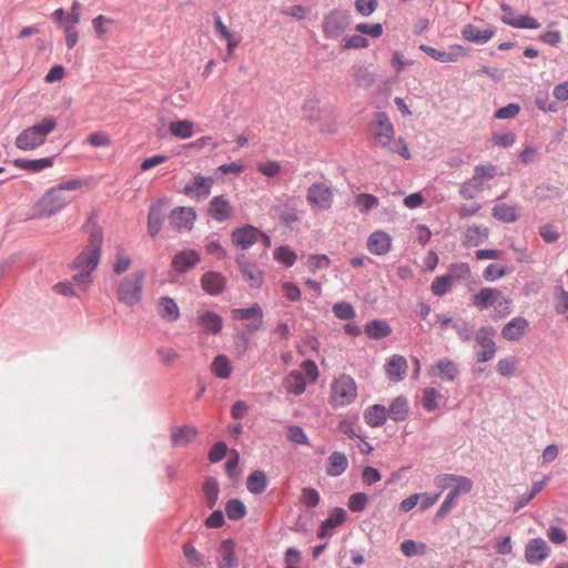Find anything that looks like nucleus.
Segmentation results:
<instances>
[{
	"label": "nucleus",
	"instance_id": "obj_1",
	"mask_svg": "<svg viewBox=\"0 0 568 568\" xmlns=\"http://www.w3.org/2000/svg\"><path fill=\"white\" fill-rule=\"evenodd\" d=\"M88 245L78 254L71 264L74 271H88L93 273L97 268L103 242V232L101 227L93 225L89 229Z\"/></svg>",
	"mask_w": 568,
	"mask_h": 568
},
{
	"label": "nucleus",
	"instance_id": "obj_2",
	"mask_svg": "<svg viewBox=\"0 0 568 568\" xmlns=\"http://www.w3.org/2000/svg\"><path fill=\"white\" fill-rule=\"evenodd\" d=\"M57 120L53 116H45L16 138V146L22 151H32L45 142L47 136L55 129Z\"/></svg>",
	"mask_w": 568,
	"mask_h": 568
},
{
	"label": "nucleus",
	"instance_id": "obj_3",
	"mask_svg": "<svg viewBox=\"0 0 568 568\" xmlns=\"http://www.w3.org/2000/svg\"><path fill=\"white\" fill-rule=\"evenodd\" d=\"M144 277L145 272L142 270L124 276L116 287L118 301L129 307L139 304L142 300Z\"/></svg>",
	"mask_w": 568,
	"mask_h": 568
},
{
	"label": "nucleus",
	"instance_id": "obj_4",
	"mask_svg": "<svg viewBox=\"0 0 568 568\" xmlns=\"http://www.w3.org/2000/svg\"><path fill=\"white\" fill-rule=\"evenodd\" d=\"M351 24V14L344 9H333L323 19V32L327 39H338Z\"/></svg>",
	"mask_w": 568,
	"mask_h": 568
},
{
	"label": "nucleus",
	"instance_id": "obj_5",
	"mask_svg": "<svg viewBox=\"0 0 568 568\" xmlns=\"http://www.w3.org/2000/svg\"><path fill=\"white\" fill-rule=\"evenodd\" d=\"M332 394L336 406L352 404L357 396L354 378L346 374L338 376L332 384Z\"/></svg>",
	"mask_w": 568,
	"mask_h": 568
},
{
	"label": "nucleus",
	"instance_id": "obj_6",
	"mask_svg": "<svg viewBox=\"0 0 568 568\" xmlns=\"http://www.w3.org/2000/svg\"><path fill=\"white\" fill-rule=\"evenodd\" d=\"M495 334L496 329L491 325L479 327L475 334L476 344L483 348L475 354L476 363H486L495 357L497 351L496 343L493 339Z\"/></svg>",
	"mask_w": 568,
	"mask_h": 568
},
{
	"label": "nucleus",
	"instance_id": "obj_7",
	"mask_svg": "<svg viewBox=\"0 0 568 568\" xmlns=\"http://www.w3.org/2000/svg\"><path fill=\"white\" fill-rule=\"evenodd\" d=\"M369 130L374 133L376 143L386 148L394 139V125L386 112H377L369 123Z\"/></svg>",
	"mask_w": 568,
	"mask_h": 568
},
{
	"label": "nucleus",
	"instance_id": "obj_8",
	"mask_svg": "<svg viewBox=\"0 0 568 568\" xmlns=\"http://www.w3.org/2000/svg\"><path fill=\"white\" fill-rule=\"evenodd\" d=\"M306 201L313 209L327 211L333 204V192L326 184L316 182L308 186Z\"/></svg>",
	"mask_w": 568,
	"mask_h": 568
},
{
	"label": "nucleus",
	"instance_id": "obj_9",
	"mask_svg": "<svg viewBox=\"0 0 568 568\" xmlns=\"http://www.w3.org/2000/svg\"><path fill=\"white\" fill-rule=\"evenodd\" d=\"M497 174V166L494 164H478L474 169V175L465 181L459 189V194L466 200H473L474 195L468 192L467 185L474 184L476 187H483L484 180H490Z\"/></svg>",
	"mask_w": 568,
	"mask_h": 568
},
{
	"label": "nucleus",
	"instance_id": "obj_10",
	"mask_svg": "<svg viewBox=\"0 0 568 568\" xmlns=\"http://www.w3.org/2000/svg\"><path fill=\"white\" fill-rule=\"evenodd\" d=\"M261 230L251 224L235 227L231 233V241L235 247L243 251L248 250L258 241Z\"/></svg>",
	"mask_w": 568,
	"mask_h": 568
},
{
	"label": "nucleus",
	"instance_id": "obj_11",
	"mask_svg": "<svg viewBox=\"0 0 568 568\" xmlns=\"http://www.w3.org/2000/svg\"><path fill=\"white\" fill-rule=\"evenodd\" d=\"M239 270L243 278L248 283L252 288H260L263 285V272L256 264L250 261L245 254H239L235 258Z\"/></svg>",
	"mask_w": 568,
	"mask_h": 568
},
{
	"label": "nucleus",
	"instance_id": "obj_12",
	"mask_svg": "<svg viewBox=\"0 0 568 568\" xmlns=\"http://www.w3.org/2000/svg\"><path fill=\"white\" fill-rule=\"evenodd\" d=\"M473 489L471 480H464L459 485H454L452 490L446 495L444 501L435 514V521H438L446 517L455 505V501L459 495L469 494Z\"/></svg>",
	"mask_w": 568,
	"mask_h": 568
},
{
	"label": "nucleus",
	"instance_id": "obj_13",
	"mask_svg": "<svg viewBox=\"0 0 568 568\" xmlns=\"http://www.w3.org/2000/svg\"><path fill=\"white\" fill-rule=\"evenodd\" d=\"M419 50L442 63L456 62L467 53L466 48L460 44H452L447 51L435 49L428 44H420Z\"/></svg>",
	"mask_w": 568,
	"mask_h": 568
},
{
	"label": "nucleus",
	"instance_id": "obj_14",
	"mask_svg": "<svg viewBox=\"0 0 568 568\" xmlns=\"http://www.w3.org/2000/svg\"><path fill=\"white\" fill-rule=\"evenodd\" d=\"M201 261V255L193 248L179 251L171 262L172 271L178 274L186 273L195 267Z\"/></svg>",
	"mask_w": 568,
	"mask_h": 568
},
{
	"label": "nucleus",
	"instance_id": "obj_15",
	"mask_svg": "<svg viewBox=\"0 0 568 568\" xmlns=\"http://www.w3.org/2000/svg\"><path fill=\"white\" fill-rule=\"evenodd\" d=\"M165 205V200L159 199L149 209L148 233L151 237H155L164 224L166 219Z\"/></svg>",
	"mask_w": 568,
	"mask_h": 568
},
{
	"label": "nucleus",
	"instance_id": "obj_16",
	"mask_svg": "<svg viewBox=\"0 0 568 568\" xmlns=\"http://www.w3.org/2000/svg\"><path fill=\"white\" fill-rule=\"evenodd\" d=\"M69 200L62 196L61 192L57 187L50 189L41 199L40 206L41 213L48 217L55 215L67 204Z\"/></svg>",
	"mask_w": 568,
	"mask_h": 568
},
{
	"label": "nucleus",
	"instance_id": "obj_17",
	"mask_svg": "<svg viewBox=\"0 0 568 568\" xmlns=\"http://www.w3.org/2000/svg\"><path fill=\"white\" fill-rule=\"evenodd\" d=\"M195 217L196 213L192 207L180 206L171 212L169 223L179 232L183 230L190 231L193 227Z\"/></svg>",
	"mask_w": 568,
	"mask_h": 568
},
{
	"label": "nucleus",
	"instance_id": "obj_18",
	"mask_svg": "<svg viewBox=\"0 0 568 568\" xmlns=\"http://www.w3.org/2000/svg\"><path fill=\"white\" fill-rule=\"evenodd\" d=\"M346 520V511L342 507H335L328 515V517L323 520L317 529L316 536L320 539H328L333 536V531L335 528L344 524Z\"/></svg>",
	"mask_w": 568,
	"mask_h": 568
},
{
	"label": "nucleus",
	"instance_id": "obj_19",
	"mask_svg": "<svg viewBox=\"0 0 568 568\" xmlns=\"http://www.w3.org/2000/svg\"><path fill=\"white\" fill-rule=\"evenodd\" d=\"M212 183V178L195 175L191 182L185 184L183 193L196 201H202L210 195Z\"/></svg>",
	"mask_w": 568,
	"mask_h": 568
},
{
	"label": "nucleus",
	"instance_id": "obj_20",
	"mask_svg": "<svg viewBox=\"0 0 568 568\" xmlns=\"http://www.w3.org/2000/svg\"><path fill=\"white\" fill-rule=\"evenodd\" d=\"M550 552V548L542 538L529 540L525 547V558L530 565L541 564Z\"/></svg>",
	"mask_w": 568,
	"mask_h": 568
},
{
	"label": "nucleus",
	"instance_id": "obj_21",
	"mask_svg": "<svg viewBox=\"0 0 568 568\" xmlns=\"http://www.w3.org/2000/svg\"><path fill=\"white\" fill-rule=\"evenodd\" d=\"M201 286L206 294L217 296L225 290L226 277L220 272L207 271L201 276Z\"/></svg>",
	"mask_w": 568,
	"mask_h": 568
},
{
	"label": "nucleus",
	"instance_id": "obj_22",
	"mask_svg": "<svg viewBox=\"0 0 568 568\" xmlns=\"http://www.w3.org/2000/svg\"><path fill=\"white\" fill-rule=\"evenodd\" d=\"M367 250L377 256L387 254L392 248V237L384 231H375L367 239Z\"/></svg>",
	"mask_w": 568,
	"mask_h": 568
},
{
	"label": "nucleus",
	"instance_id": "obj_23",
	"mask_svg": "<svg viewBox=\"0 0 568 568\" xmlns=\"http://www.w3.org/2000/svg\"><path fill=\"white\" fill-rule=\"evenodd\" d=\"M529 327L525 317L516 316L511 318L501 329V336L509 342H518Z\"/></svg>",
	"mask_w": 568,
	"mask_h": 568
},
{
	"label": "nucleus",
	"instance_id": "obj_24",
	"mask_svg": "<svg viewBox=\"0 0 568 568\" xmlns=\"http://www.w3.org/2000/svg\"><path fill=\"white\" fill-rule=\"evenodd\" d=\"M207 212L214 221L223 223L231 216V204L225 195H217L210 201Z\"/></svg>",
	"mask_w": 568,
	"mask_h": 568
},
{
	"label": "nucleus",
	"instance_id": "obj_25",
	"mask_svg": "<svg viewBox=\"0 0 568 568\" xmlns=\"http://www.w3.org/2000/svg\"><path fill=\"white\" fill-rule=\"evenodd\" d=\"M219 568H239V559L235 555V541L231 538L224 539L219 549Z\"/></svg>",
	"mask_w": 568,
	"mask_h": 568
},
{
	"label": "nucleus",
	"instance_id": "obj_26",
	"mask_svg": "<svg viewBox=\"0 0 568 568\" xmlns=\"http://www.w3.org/2000/svg\"><path fill=\"white\" fill-rule=\"evenodd\" d=\"M199 430L193 425L172 426L171 440L173 447H183L191 444L197 436Z\"/></svg>",
	"mask_w": 568,
	"mask_h": 568
},
{
	"label": "nucleus",
	"instance_id": "obj_27",
	"mask_svg": "<svg viewBox=\"0 0 568 568\" xmlns=\"http://www.w3.org/2000/svg\"><path fill=\"white\" fill-rule=\"evenodd\" d=\"M407 361L402 355H393L385 364L386 376L390 382H400L407 372Z\"/></svg>",
	"mask_w": 568,
	"mask_h": 568
},
{
	"label": "nucleus",
	"instance_id": "obj_28",
	"mask_svg": "<svg viewBox=\"0 0 568 568\" xmlns=\"http://www.w3.org/2000/svg\"><path fill=\"white\" fill-rule=\"evenodd\" d=\"M495 36V29L488 28L480 30L476 26L468 23L462 29V37L468 42L485 44Z\"/></svg>",
	"mask_w": 568,
	"mask_h": 568
},
{
	"label": "nucleus",
	"instance_id": "obj_29",
	"mask_svg": "<svg viewBox=\"0 0 568 568\" xmlns=\"http://www.w3.org/2000/svg\"><path fill=\"white\" fill-rule=\"evenodd\" d=\"M197 324L204 333L216 335L222 331L223 318L213 311H204L197 316Z\"/></svg>",
	"mask_w": 568,
	"mask_h": 568
},
{
	"label": "nucleus",
	"instance_id": "obj_30",
	"mask_svg": "<svg viewBox=\"0 0 568 568\" xmlns=\"http://www.w3.org/2000/svg\"><path fill=\"white\" fill-rule=\"evenodd\" d=\"M54 156L41 158V159H14L12 164L21 170L29 171L32 173L41 172L53 165Z\"/></svg>",
	"mask_w": 568,
	"mask_h": 568
},
{
	"label": "nucleus",
	"instance_id": "obj_31",
	"mask_svg": "<svg viewBox=\"0 0 568 568\" xmlns=\"http://www.w3.org/2000/svg\"><path fill=\"white\" fill-rule=\"evenodd\" d=\"M501 297V292L495 287H484L473 297V304L483 311L493 306Z\"/></svg>",
	"mask_w": 568,
	"mask_h": 568
},
{
	"label": "nucleus",
	"instance_id": "obj_32",
	"mask_svg": "<svg viewBox=\"0 0 568 568\" xmlns=\"http://www.w3.org/2000/svg\"><path fill=\"white\" fill-rule=\"evenodd\" d=\"M387 415L396 423L406 420L409 415L408 399L404 395L395 397L387 408Z\"/></svg>",
	"mask_w": 568,
	"mask_h": 568
},
{
	"label": "nucleus",
	"instance_id": "obj_33",
	"mask_svg": "<svg viewBox=\"0 0 568 568\" xmlns=\"http://www.w3.org/2000/svg\"><path fill=\"white\" fill-rule=\"evenodd\" d=\"M284 387L287 393L298 396L306 389L307 382L304 374L300 371H291L284 378Z\"/></svg>",
	"mask_w": 568,
	"mask_h": 568
},
{
	"label": "nucleus",
	"instance_id": "obj_34",
	"mask_svg": "<svg viewBox=\"0 0 568 568\" xmlns=\"http://www.w3.org/2000/svg\"><path fill=\"white\" fill-rule=\"evenodd\" d=\"M393 329L385 320H372L366 323L364 333L371 339H384L392 334Z\"/></svg>",
	"mask_w": 568,
	"mask_h": 568
},
{
	"label": "nucleus",
	"instance_id": "obj_35",
	"mask_svg": "<svg viewBox=\"0 0 568 568\" xmlns=\"http://www.w3.org/2000/svg\"><path fill=\"white\" fill-rule=\"evenodd\" d=\"M158 313L161 318L173 323L180 318V308L176 302L169 296H162L158 302Z\"/></svg>",
	"mask_w": 568,
	"mask_h": 568
},
{
	"label": "nucleus",
	"instance_id": "obj_36",
	"mask_svg": "<svg viewBox=\"0 0 568 568\" xmlns=\"http://www.w3.org/2000/svg\"><path fill=\"white\" fill-rule=\"evenodd\" d=\"M387 418V407L382 404L371 405L364 412V420L371 427L383 426Z\"/></svg>",
	"mask_w": 568,
	"mask_h": 568
},
{
	"label": "nucleus",
	"instance_id": "obj_37",
	"mask_svg": "<svg viewBox=\"0 0 568 568\" xmlns=\"http://www.w3.org/2000/svg\"><path fill=\"white\" fill-rule=\"evenodd\" d=\"M326 474L332 477H338L344 474L348 467V459L342 452H333L327 459Z\"/></svg>",
	"mask_w": 568,
	"mask_h": 568
},
{
	"label": "nucleus",
	"instance_id": "obj_38",
	"mask_svg": "<svg viewBox=\"0 0 568 568\" xmlns=\"http://www.w3.org/2000/svg\"><path fill=\"white\" fill-rule=\"evenodd\" d=\"M268 478L264 470H253L246 479V488L253 495H260L265 491Z\"/></svg>",
	"mask_w": 568,
	"mask_h": 568
},
{
	"label": "nucleus",
	"instance_id": "obj_39",
	"mask_svg": "<svg viewBox=\"0 0 568 568\" xmlns=\"http://www.w3.org/2000/svg\"><path fill=\"white\" fill-rule=\"evenodd\" d=\"M203 494L205 504L210 509H213L219 500L220 485L216 478L207 476L203 483Z\"/></svg>",
	"mask_w": 568,
	"mask_h": 568
},
{
	"label": "nucleus",
	"instance_id": "obj_40",
	"mask_svg": "<svg viewBox=\"0 0 568 568\" xmlns=\"http://www.w3.org/2000/svg\"><path fill=\"white\" fill-rule=\"evenodd\" d=\"M489 230L485 226H470L465 232L466 246H479L488 240Z\"/></svg>",
	"mask_w": 568,
	"mask_h": 568
},
{
	"label": "nucleus",
	"instance_id": "obj_41",
	"mask_svg": "<svg viewBox=\"0 0 568 568\" xmlns=\"http://www.w3.org/2000/svg\"><path fill=\"white\" fill-rule=\"evenodd\" d=\"M263 317H264L263 310L257 303H254L251 306L245 307V308L232 310V318L234 321H253V320H258V318H263Z\"/></svg>",
	"mask_w": 568,
	"mask_h": 568
},
{
	"label": "nucleus",
	"instance_id": "obj_42",
	"mask_svg": "<svg viewBox=\"0 0 568 568\" xmlns=\"http://www.w3.org/2000/svg\"><path fill=\"white\" fill-rule=\"evenodd\" d=\"M211 369L216 377L222 379L229 378L232 374L230 359L224 354H219L213 358Z\"/></svg>",
	"mask_w": 568,
	"mask_h": 568
},
{
	"label": "nucleus",
	"instance_id": "obj_43",
	"mask_svg": "<svg viewBox=\"0 0 568 568\" xmlns=\"http://www.w3.org/2000/svg\"><path fill=\"white\" fill-rule=\"evenodd\" d=\"M491 215L504 223H514L518 220L516 209L506 203L496 204L491 210Z\"/></svg>",
	"mask_w": 568,
	"mask_h": 568
},
{
	"label": "nucleus",
	"instance_id": "obj_44",
	"mask_svg": "<svg viewBox=\"0 0 568 568\" xmlns=\"http://www.w3.org/2000/svg\"><path fill=\"white\" fill-rule=\"evenodd\" d=\"M225 514L230 520L237 521L246 516L247 509L241 499L232 498L226 501Z\"/></svg>",
	"mask_w": 568,
	"mask_h": 568
},
{
	"label": "nucleus",
	"instance_id": "obj_45",
	"mask_svg": "<svg viewBox=\"0 0 568 568\" xmlns=\"http://www.w3.org/2000/svg\"><path fill=\"white\" fill-rule=\"evenodd\" d=\"M501 21L505 24L514 27V28L538 29L540 27V23L534 17L528 16V14L520 16L518 18L503 16Z\"/></svg>",
	"mask_w": 568,
	"mask_h": 568
},
{
	"label": "nucleus",
	"instance_id": "obj_46",
	"mask_svg": "<svg viewBox=\"0 0 568 568\" xmlns=\"http://www.w3.org/2000/svg\"><path fill=\"white\" fill-rule=\"evenodd\" d=\"M170 133L180 139H189L193 135L194 124L190 120H175L170 123Z\"/></svg>",
	"mask_w": 568,
	"mask_h": 568
},
{
	"label": "nucleus",
	"instance_id": "obj_47",
	"mask_svg": "<svg viewBox=\"0 0 568 568\" xmlns=\"http://www.w3.org/2000/svg\"><path fill=\"white\" fill-rule=\"evenodd\" d=\"M355 206L362 214H367L379 204L377 196L368 193H359L354 199Z\"/></svg>",
	"mask_w": 568,
	"mask_h": 568
},
{
	"label": "nucleus",
	"instance_id": "obj_48",
	"mask_svg": "<svg viewBox=\"0 0 568 568\" xmlns=\"http://www.w3.org/2000/svg\"><path fill=\"white\" fill-rule=\"evenodd\" d=\"M436 367L439 372V376L444 381L452 382L459 374V369H458L457 365L453 361H449V359L437 361Z\"/></svg>",
	"mask_w": 568,
	"mask_h": 568
},
{
	"label": "nucleus",
	"instance_id": "obj_49",
	"mask_svg": "<svg viewBox=\"0 0 568 568\" xmlns=\"http://www.w3.org/2000/svg\"><path fill=\"white\" fill-rule=\"evenodd\" d=\"M443 395L434 387H426L423 390L422 404L426 412H434L438 407Z\"/></svg>",
	"mask_w": 568,
	"mask_h": 568
},
{
	"label": "nucleus",
	"instance_id": "obj_50",
	"mask_svg": "<svg viewBox=\"0 0 568 568\" xmlns=\"http://www.w3.org/2000/svg\"><path fill=\"white\" fill-rule=\"evenodd\" d=\"M274 258L286 267H291L297 260V254L287 245H280L274 251Z\"/></svg>",
	"mask_w": 568,
	"mask_h": 568
},
{
	"label": "nucleus",
	"instance_id": "obj_51",
	"mask_svg": "<svg viewBox=\"0 0 568 568\" xmlns=\"http://www.w3.org/2000/svg\"><path fill=\"white\" fill-rule=\"evenodd\" d=\"M518 367V361L514 356L500 358L497 362L496 371L504 377H511Z\"/></svg>",
	"mask_w": 568,
	"mask_h": 568
},
{
	"label": "nucleus",
	"instance_id": "obj_52",
	"mask_svg": "<svg viewBox=\"0 0 568 568\" xmlns=\"http://www.w3.org/2000/svg\"><path fill=\"white\" fill-rule=\"evenodd\" d=\"M549 100V93L547 91H538L535 97V104L536 106L544 112H557L560 106L557 101H550Z\"/></svg>",
	"mask_w": 568,
	"mask_h": 568
},
{
	"label": "nucleus",
	"instance_id": "obj_53",
	"mask_svg": "<svg viewBox=\"0 0 568 568\" xmlns=\"http://www.w3.org/2000/svg\"><path fill=\"white\" fill-rule=\"evenodd\" d=\"M427 546L413 539H406L400 545V550L406 557L425 555Z\"/></svg>",
	"mask_w": 568,
	"mask_h": 568
},
{
	"label": "nucleus",
	"instance_id": "obj_54",
	"mask_svg": "<svg viewBox=\"0 0 568 568\" xmlns=\"http://www.w3.org/2000/svg\"><path fill=\"white\" fill-rule=\"evenodd\" d=\"M453 280L450 274L437 276L432 283V292L436 296H444L452 287Z\"/></svg>",
	"mask_w": 568,
	"mask_h": 568
},
{
	"label": "nucleus",
	"instance_id": "obj_55",
	"mask_svg": "<svg viewBox=\"0 0 568 568\" xmlns=\"http://www.w3.org/2000/svg\"><path fill=\"white\" fill-rule=\"evenodd\" d=\"M462 479L464 480H471L470 478L462 475H454V474H442L436 476L435 478V485L442 489H446L449 487H454V485H459L462 483Z\"/></svg>",
	"mask_w": 568,
	"mask_h": 568
},
{
	"label": "nucleus",
	"instance_id": "obj_56",
	"mask_svg": "<svg viewBox=\"0 0 568 568\" xmlns=\"http://www.w3.org/2000/svg\"><path fill=\"white\" fill-rule=\"evenodd\" d=\"M333 313L335 317L342 321H349L355 317V310L352 304L347 302H338L333 305Z\"/></svg>",
	"mask_w": 568,
	"mask_h": 568
},
{
	"label": "nucleus",
	"instance_id": "obj_57",
	"mask_svg": "<svg viewBox=\"0 0 568 568\" xmlns=\"http://www.w3.org/2000/svg\"><path fill=\"white\" fill-rule=\"evenodd\" d=\"M368 496L365 493H354L349 496L347 506L353 513H361L366 508Z\"/></svg>",
	"mask_w": 568,
	"mask_h": 568
},
{
	"label": "nucleus",
	"instance_id": "obj_58",
	"mask_svg": "<svg viewBox=\"0 0 568 568\" xmlns=\"http://www.w3.org/2000/svg\"><path fill=\"white\" fill-rule=\"evenodd\" d=\"M73 286H78L81 291L85 292L93 282L92 273L88 271H77L70 281Z\"/></svg>",
	"mask_w": 568,
	"mask_h": 568
},
{
	"label": "nucleus",
	"instance_id": "obj_59",
	"mask_svg": "<svg viewBox=\"0 0 568 568\" xmlns=\"http://www.w3.org/2000/svg\"><path fill=\"white\" fill-rule=\"evenodd\" d=\"M368 44H369L368 40L361 34H353V36L346 37L342 41V48L344 50L363 49V48H367Z\"/></svg>",
	"mask_w": 568,
	"mask_h": 568
},
{
	"label": "nucleus",
	"instance_id": "obj_60",
	"mask_svg": "<svg viewBox=\"0 0 568 568\" xmlns=\"http://www.w3.org/2000/svg\"><path fill=\"white\" fill-rule=\"evenodd\" d=\"M301 500L306 507L314 508L320 504L321 496L315 488L305 487L302 489Z\"/></svg>",
	"mask_w": 568,
	"mask_h": 568
},
{
	"label": "nucleus",
	"instance_id": "obj_61",
	"mask_svg": "<svg viewBox=\"0 0 568 568\" xmlns=\"http://www.w3.org/2000/svg\"><path fill=\"white\" fill-rule=\"evenodd\" d=\"M286 437L290 442L306 445L308 444V437L305 433V430L297 425H291L287 428Z\"/></svg>",
	"mask_w": 568,
	"mask_h": 568
},
{
	"label": "nucleus",
	"instance_id": "obj_62",
	"mask_svg": "<svg viewBox=\"0 0 568 568\" xmlns=\"http://www.w3.org/2000/svg\"><path fill=\"white\" fill-rule=\"evenodd\" d=\"M331 260L325 254H314L311 255L307 260V266L311 272H316L318 270H325L329 266Z\"/></svg>",
	"mask_w": 568,
	"mask_h": 568
},
{
	"label": "nucleus",
	"instance_id": "obj_63",
	"mask_svg": "<svg viewBox=\"0 0 568 568\" xmlns=\"http://www.w3.org/2000/svg\"><path fill=\"white\" fill-rule=\"evenodd\" d=\"M507 273L506 266L497 265V264H489L484 273L483 276L486 281L494 282L501 277H504Z\"/></svg>",
	"mask_w": 568,
	"mask_h": 568
},
{
	"label": "nucleus",
	"instance_id": "obj_64",
	"mask_svg": "<svg viewBox=\"0 0 568 568\" xmlns=\"http://www.w3.org/2000/svg\"><path fill=\"white\" fill-rule=\"evenodd\" d=\"M227 453V445L223 440L216 442L209 450V460L211 463H219Z\"/></svg>",
	"mask_w": 568,
	"mask_h": 568
}]
</instances>
